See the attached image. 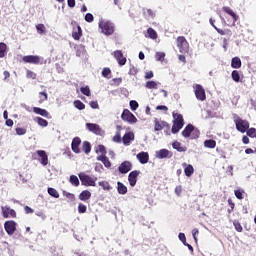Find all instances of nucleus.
<instances>
[{
  "label": "nucleus",
  "mask_w": 256,
  "mask_h": 256,
  "mask_svg": "<svg viewBox=\"0 0 256 256\" xmlns=\"http://www.w3.org/2000/svg\"><path fill=\"white\" fill-rule=\"evenodd\" d=\"M22 61H24V63H32L33 65H45V63H47V60L35 55L24 56Z\"/></svg>",
  "instance_id": "obj_6"
},
{
  "label": "nucleus",
  "mask_w": 256,
  "mask_h": 256,
  "mask_svg": "<svg viewBox=\"0 0 256 256\" xmlns=\"http://www.w3.org/2000/svg\"><path fill=\"white\" fill-rule=\"evenodd\" d=\"M138 108H139V103L135 100H131L130 101V109L132 111H137Z\"/></svg>",
  "instance_id": "obj_55"
},
{
  "label": "nucleus",
  "mask_w": 256,
  "mask_h": 256,
  "mask_svg": "<svg viewBox=\"0 0 256 256\" xmlns=\"http://www.w3.org/2000/svg\"><path fill=\"white\" fill-rule=\"evenodd\" d=\"M89 105L92 109H99V103L97 101H90Z\"/></svg>",
  "instance_id": "obj_63"
},
{
  "label": "nucleus",
  "mask_w": 256,
  "mask_h": 256,
  "mask_svg": "<svg viewBox=\"0 0 256 256\" xmlns=\"http://www.w3.org/2000/svg\"><path fill=\"white\" fill-rule=\"evenodd\" d=\"M98 27L101 29V33L106 35V37H110V35L115 33V24L109 20H100Z\"/></svg>",
  "instance_id": "obj_1"
},
{
  "label": "nucleus",
  "mask_w": 256,
  "mask_h": 256,
  "mask_svg": "<svg viewBox=\"0 0 256 256\" xmlns=\"http://www.w3.org/2000/svg\"><path fill=\"white\" fill-rule=\"evenodd\" d=\"M69 182H70L71 185H73L74 187H79V178H78L76 175H71Z\"/></svg>",
  "instance_id": "obj_44"
},
{
  "label": "nucleus",
  "mask_w": 256,
  "mask_h": 256,
  "mask_svg": "<svg viewBox=\"0 0 256 256\" xmlns=\"http://www.w3.org/2000/svg\"><path fill=\"white\" fill-rule=\"evenodd\" d=\"M80 145H81V138L79 137L73 138L71 143V149L73 153H76V154L81 153V149L79 148Z\"/></svg>",
  "instance_id": "obj_19"
},
{
  "label": "nucleus",
  "mask_w": 256,
  "mask_h": 256,
  "mask_svg": "<svg viewBox=\"0 0 256 256\" xmlns=\"http://www.w3.org/2000/svg\"><path fill=\"white\" fill-rule=\"evenodd\" d=\"M234 195L236 198L241 200V199H244V195H247V193H245V190L243 189H237V190H234Z\"/></svg>",
  "instance_id": "obj_38"
},
{
  "label": "nucleus",
  "mask_w": 256,
  "mask_h": 256,
  "mask_svg": "<svg viewBox=\"0 0 256 256\" xmlns=\"http://www.w3.org/2000/svg\"><path fill=\"white\" fill-rule=\"evenodd\" d=\"M94 19H95V17H93V14H91V13H87L85 15V21L87 23H93Z\"/></svg>",
  "instance_id": "obj_59"
},
{
  "label": "nucleus",
  "mask_w": 256,
  "mask_h": 256,
  "mask_svg": "<svg viewBox=\"0 0 256 256\" xmlns=\"http://www.w3.org/2000/svg\"><path fill=\"white\" fill-rule=\"evenodd\" d=\"M114 57L121 67L127 63V58L123 56V52L121 50L114 51Z\"/></svg>",
  "instance_id": "obj_16"
},
{
  "label": "nucleus",
  "mask_w": 256,
  "mask_h": 256,
  "mask_svg": "<svg viewBox=\"0 0 256 256\" xmlns=\"http://www.w3.org/2000/svg\"><path fill=\"white\" fill-rule=\"evenodd\" d=\"M222 11L224 13H227V15H230V17H232L233 21H237V19H239V16H237V14L229 6H224L222 8Z\"/></svg>",
  "instance_id": "obj_25"
},
{
  "label": "nucleus",
  "mask_w": 256,
  "mask_h": 256,
  "mask_svg": "<svg viewBox=\"0 0 256 256\" xmlns=\"http://www.w3.org/2000/svg\"><path fill=\"white\" fill-rule=\"evenodd\" d=\"M49 99V96L47 95V92H39V104L45 103Z\"/></svg>",
  "instance_id": "obj_43"
},
{
  "label": "nucleus",
  "mask_w": 256,
  "mask_h": 256,
  "mask_svg": "<svg viewBox=\"0 0 256 256\" xmlns=\"http://www.w3.org/2000/svg\"><path fill=\"white\" fill-rule=\"evenodd\" d=\"M86 129L94 135H101V127L95 123H86Z\"/></svg>",
  "instance_id": "obj_18"
},
{
  "label": "nucleus",
  "mask_w": 256,
  "mask_h": 256,
  "mask_svg": "<svg viewBox=\"0 0 256 256\" xmlns=\"http://www.w3.org/2000/svg\"><path fill=\"white\" fill-rule=\"evenodd\" d=\"M72 37L75 41H79L83 37V30L79 24H76V27L73 28Z\"/></svg>",
  "instance_id": "obj_20"
},
{
  "label": "nucleus",
  "mask_w": 256,
  "mask_h": 256,
  "mask_svg": "<svg viewBox=\"0 0 256 256\" xmlns=\"http://www.w3.org/2000/svg\"><path fill=\"white\" fill-rule=\"evenodd\" d=\"M144 15H146V17H149L150 19H154L155 12H153V10H151V9H146L144 11Z\"/></svg>",
  "instance_id": "obj_56"
},
{
  "label": "nucleus",
  "mask_w": 256,
  "mask_h": 256,
  "mask_svg": "<svg viewBox=\"0 0 256 256\" xmlns=\"http://www.w3.org/2000/svg\"><path fill=\"white\" fill-rule=\"evenodd\" d=\"M112 141L114 143H121V141H123V138H121V131L116 132V134L112 138Z\"/></svg>",
  "instance_id": "obj_47"
},
{
  "label": "nucleus",
  "mask_w": 256,
  "mask_h": 256,
  "mask_svg": "<svg viewBox=\"0 0 256 256\" xmlns=\"http://www.w3.org/2000/svg\"><path fill=\"white\" fill-rule=\"evenodd\" d=\"M204 147H206V149H215L217 147V141L213 139L205 140Z\"/></svg>",
  "instance_id": "obj_30"
},
{
  "label": "nucleus",
  "mask_w": 256,
  "mask_h": 256,
  "mask_svg": "<svg viewBox=\"0 0 256 256\" xmlns=\"http://www.w3.org/2000/svg\"><path fill=\"white\" fill-rule=\"evenodd\" d=\"M157 159H169L170 157H173V154L167 149H161L156 152Z\"/></svg>",
  "instance_id": "obj_21"
},
{
  "label": "nucleus",
  "mask_w": 256,
  "mask_h": 256,
  "mask_svg": "<svg viewBox=\"0 0 256 256\" xmlns=\"http://www.w3.org/2000/svg\"><path fill=\"white\" fill-rule=\"evenodd\" d=\"M80 92L82 95H86V97H91V88H89V86L81 87Z\"/></svg>",
  "instance_id": "obj_46"
},
{
  "label": "nucleus",
  "mask_w": 256,
  "mask_h": 256,
  "mask_svg": "<svg viewBox=\"0 0 256 256\" xmlns=\"http://www.w3.org/2000/svg\"><path fill=\"white\" fill-rule=\"evenodd\" d=\"M182 135L185 137V139H189V137L190 139H199L201 132L199 129L195 128L193 124H188L182 131Z\"/></svg>",
  "instance_id": "obj_4"
},
{
  "label": "nucleus",
  "mask_w": 256,
  "mask_h": 256,
  "mask_svg": "<svg viewBox=\"0 0 256 256\" xmlns=\"http://www.w3.org/2000/svg\"><path fill=\"white\" fill-rule=\"evenodd\" d=\"M172 147L173 149L178 151V153H185V151H187V148L185 146H182L181 142L179 141H175L174 143H172Z\"/></svg>",
  "instance_id": "obj_26"
},
{
  "label": "nucleus",
  "mask_w": 256,
  "mask_h": 256,
  "mask_svg": "<svg viewBox=\"0 0 256 256\" xmlns=\"http://www.w3.org/2000/svg\"><path fill=\"white\" fill-rule=\"evenodd\" d=\"M215 31H217V33H219V35H227L228 37H231V35H233V32L230 29H221L218 27H215Z\"/></svg>",
  "instance_id": "obj_32"
},
{
  "label": "nucleus",
  "mask_w": 256,
  "mask_h": 256,
  "mask_svg": "<svg viewBox=\"0 0 256 256\" xmlns=\"http://www.w3.org/2000/svg\"><path fill=\"white\" fill-rule=\"evenodd\" d=\"M155 58L156 61H163L165 59V52H157Z\"/></svg>",
  "instance_id": "obj_57"
},
{
  "label": "nucleus",
  "mask_w": 256,
  "mask_h": 256,
  "mask_svg": "<svg viewBox=\"0 0 256 256\" xmlns=\"http://www.w3.org/2000/svg\"><path fill=\"white\" fill-rule=\"evenodd\" d=\"M228 205L230 206V208H228V213H233V211L235 210V202H233V200L231 198L228 199Z\"/></svg>",
  "instance_id": "obj_54"
},
{
  "label": "nucleus",
  "mask_w": 256,
  "mask_h": 256,
  "mask_svg": "<svg viewBox=\"0 0 256 256\" xmlns=\"http://www.w3.org/2000/svg\"><path fill=\"white\" fill-rule=\"evenodd\" d=\"M1 211L4 219H15L17 217V212L9 206H1Z\"/></svg>",
  "instance_id": "obj_11"
},
{
  "label": "nucleus",
  "mask_w": 256,
  "mask_h": 256,
  "mask_svg": "<svg viewBox=\"0 0 256 256\" xmlns=\"http://www.w3.org/2000/svg\"><path fill=\"white\" fill-rule=\"evenodd\" d=\"M34 121H36L40 127H47L49 125V122L41 117H36Z\"/></svg>",
  "instance_id": "obj_39"
},
{
  "label": "nucleus",
  "mask_w": 256,
  "mask_h": 256,
  "mask_svg": "<svg viewBox=\"0 0 256 256\" xmlns=\"http://www.w3.org/2000/svg\"><path fill=\"white\" fill-rule=\"evenodd\" d=\"M26 77H27V79H37V73H35L31 70H27Z\"/></svg>",
  "instance_id": "obj_52"
},
{
  "label": "nucleus",
  "mask_w": 256,
  "mask_h": 256,
  "mask_svg": "<svg viewBox=\"0 0 256 256\" xmlns=\"http://www.w3.org/2000/svg\"><path fill=\"white\" fill-rule=\"evenodd\" d=\"M82 151H84L86 155H89L91 153V143L89 141L83 142Z\"/></svg>",
  "instance_id": "obj_33"
},
{
  "label": "nucleus",
  "mask_w": 256,
  "mask_h": 256,
  "mask_svg": "<svg viewBox=\"0 0 256 256\" xmlns=\"http://www.w3.org/2000/svg\"><path fill=\"white\" fill-rule=\"evenodd\" d=\"M98 185L102 187L103 191H111V189H113V187H111V184H109V182L107 181H100L98 182Z\"/></svg>",
  "instance_id": "obj_35"
},
{
  "label": "nucleus",
  "mask_w": 256,
  "mask_h": 256,
  "mask_svg": "<svg viewBox=\"0 0 256 256\" xmlns=\"http://www.w3.org/2000/svg\"><path fill=\"white\" fill-rule=\"evenodd\" d=\"M16 133L17 135H25V133H27V129L18 127L16 128Z\"/></svg>",
  "instance_id": "obj_61"
},
{
  "label": "nucleus",
  "mask_w": 256,
  "mask_h": 256,
  "mask_svg": "<svg viewBox=\"0 0 256 256\" xmlns=\"http://www.w3.org/2000/svg\"><path fill=\"white\" fill-rule=\"evenodd\" d=\"M117 191L119 195H127V186L122 182H117Z\"/></svg>",
  "instance_id": "obj_31"
},
{
  "label": "nucleus",
  "mask_w": 256,
  "mask_h": 256,
  "mask_svg": "<svg viewBox=\"0 0 256 256\" xmlns=\"http://www.w3.org/2000/svg\"><path fill=\"white\" fill-rule=\"evenodd\" d=\"M7 55V44L0 42V59H3Z\"/></svg>",
  "instance_id": "obj_36"
},
{
  "label": "nucleus",
  "mask_w": 256,
  "mask_h": 256,
  "mask_svg": "<svg viewBox=\"0 0 256 256\" xmlns=\"http://www.w3.org/2000/svg\"><path fill=\"white\" fill-rule=\"evenodd\" d=\"M37 155L40 157V163L43 165V167L49 165V156H47V152H45V150L36 151L32 154V158L37 159Z\"/></svg>",
  "instance_id": "obj_9"
},
{
  "label": "nucleus",
  "mask_w": 256,
  "mask_h": 256,
  "mask_svg": "<svg viewBox=\"0 0 256 256\" xmlns=\"http://www.w3.org/2000/svg\"><path fill=\"white\" fill-rule=\"evenodd\" d=\"M78 213L83 214L87 213V206L83 203L78 204Z\"/></svg>",
  "instance_id": "obj_50"
},
{
  "label": "nucleus",
  "mask_w": 256,
  "mask_h": 256,
  "mask_svg": "<svg viewBox=\"0 0 256 256\" xmlns=\"http://www.w3.org/2000/svg\"><path fill=\"white\" fill-rule=\"evenodd\" d=\"M241 65H242L241 58H239V57L232 58V60H231L232 69H241Z\"/></svg>",
  "instance_id": "obj_27"
},
{
  "label": "nucleus",
  "mask_w": 256,
  "mask_h": 256,
  "mask_svg": "<svg viewBox=\"0 0 256 256\" xmlns=\"http://www.w3.org/2000/svg\"><path fill=\"white\" fill-rule=\"evenodd\" d=\"M33 113H36V115H41V117H46V119H51V114L43 108L34 107Z\"/></svg>",
  "instance_id": "obj_22"
},
{
  "label": "nucleus",
  "mask_w": 256,
  "mask_h": 256,
  "mask_svg": "<svg viewBox=\"0 0 256 256\" xmlns=\"http://www.w3.org/2000/svg\"><path fill=\"white\" fill-rule=\"evenodd\" d=\"M131 169H133V164L129 161L122 162L120 164V166L118 167V171L122 175H125V174L129 173V171H131Z\"/></svg>",
  "instance_id": "obj_14"
},
{
  "label": "nucleus",
  "mask_w": 256,
  "mask_h": 256,
  "mask_svg": "<svg viewBox=\"0 0 256 256\" xmlns=\"http://www.w3.org/2000/svg\"><path fill=\"white\" fill-rule=\"evenodd\" d=\"M174 121H173V125H172V133L173 135L179 133V131H181V129H183V125H185V120L183 119V115L179 114V113H172Z\"/></svg>",
  "instance_id": "obj_2"
},
{
  "label": "nucleus",
  "mask_w": 256,
  "mask_h": 256,
  "mask_svg": "<svg viewBox=\"0 0 256 256\" xmlns=\"http://www.w3.org/2000/svg\"><path fill=\"white\" fill-rule=\"evenodd\" d=\"M147 35L149 37V39H157L159 36L157 35V31H155V29L153 28H148L147 29Z\"/></svg>",
  "instance_id": "obj_37"
},
{
  "label": "nucleus",
  "mask_w": 256,
  "mask_h": 256,
  "mask_svg": "<svg viewBox=\"0 0 256 256\" xmlns=\"http://www.w3.org/2000/svg\"><path fill=\"white\" fill-rule=\"evenodd\" d=\"M180 241L185 245L187 243V237L185 236V233H179L178 235Z\"/></svg>",
  "instance_id": "obj_60"
},
{
  "label": "nucleus",
  "mask_w": 256,
  "mask_h": 256,
  "mask_svg": "<svg viewBox=\"0 0 256 256\" xmlns=\"http://www.w3.org/2000/svg\"><path fill=\"white\" fill-rule=\"evenodd\" d=\"M74 107L79 109V111H83V109H85V105L81 102V100L74 101Z\"/></svg>",
  "instance_id": "obj_48"
},
{
  "label": "nucleus",
  "mask_w": 256,
  "mask_h": 256,
  "mask_svg": "<svg viewBox=\"0 0 256 256\" xmlns=\"http://www.w3.org/2000/svg\"><path fill=\"white\" fill-rule=\"evenodd\" d=\"M78 197L80 201H89V199H91V193L89 190H83Z\"/></svg>",
  "instance_id": "obj_28"
},
{
  "label": "nucleus",
  "mask_w": 256,
  "mask_h": 256,
  "mask_svg": "<svg viewBox=\"0 0 256 256\" xmlns=\"http://www.w3.org/2000/svg\"><path fill=\"white\" fill-rule=\"evenodd\" d=\"M246 134L251 139H256V129L255 128L248 127V129L246 130Z\"/></svg>",
  "instance_id": "obj_41"
},
{
  "label": "nucleus",
  "mask_w": 256,
  "mask_h": 256,
  "mask_svg": "<svg viewBox=\"0 0 256 256\" xmlns=\"http://www.w3.org/2000/svg\"><path fill=\"white\" fill-rule=\"evenodd\" d=\"M153 77H154L153 71L146 72L144 76L145 79H153Z\"/></svg>",
  "instance_id": "obj_64"
},
{
  "label": "nucleus",
  "mask_w": 256,
  "mask_h": 256,
  "mask_svg": "<svg viewBox=\"0 0 256 256\" xmlns=\"http://www.w3.org/2000/svg\"><path fill=\"white\" fill-rule=\"evenodd\" d=\"M96 153H101V155H107V150L105 149V146L100 144L96 148Z\"/></svg>",
  "instance_id": "obj_49"
},
{
  "label": "nucleus",
  "mask_w": 256,
  "mask_h": 256,
  "mask_svg": "<svg viewBox=\"0 0 256 256\" xmlns=\"http://www.w3.org/2000/svg\"><path fill=\"white\" fill-rule=\"evenodd\" d=\"M182 167L184 168V173L186 175V177H191V175H193V173H195V168H193V165L188 164L187 163H183Z\"/></svg>",
  "instance_id": "obj_24"
},
{
  "label": "nucleus",
  "mask_w": 256,
  "mask_h": 256,
  "mask_svg": "<svg viewBox=\"0 0 256 256\" xmlns=\"http://www.w3.org/2000/svg\"><path fill=\"white\" fill-rule=\"evenodd\" d=\"M36 29L40 35H43V33H45V25L44 24H37Z\"/></svg>",
  "instance_id": "obj_58"
},
{
  "label": "nucleus",
  "mask_w": 256,
  "mask_h": 256,
  "mask_svg": "<svg viewBox=\"0 0 256 256\" xmlns=\"http://www.w3.org/2000/svg\"><path fill=\"white\" fill-rule=\"evenodd\" d=\"M135 141V133L133 132H126L122 137V143L126 146L131 145V142Z\"/></svg>",
  "instance_id": "obj_17"
},
{
  "label": "nucleus",
  "mask_w": 256,
  "mask_h": 256,
  "mask_svg": "<svg viewBox=\"0 0 256 256\" xmlns=\"http://www.w3.org/2000/svg\"><path fill=\"white\" fill-rule=\"evenodd\" d=\"M48 195L54 197V199H59V192L55 188H48Z\"/></svg>",
  "instance_id": "obj_45"
},
{
  "label": "nucleus",
  "mask_w": 256,
  "mask_h": 256,
  "mask_svg": "<svg viewBox=\"0 0 256 256\" xmlns=\"http://www.w3.org/2000/svg\"><path fill=\"white\" fill-rule=\"evenodd\" d=\"M194 94L198 101H205L207 99V94L205 93V88L200 84L194 85Z\"/></svg>",
  "instance_id": "obj_10"
},
{
  "label": "nucleus",
  "mask_w": 256,
  "mask_h": 256,
  "mask_svg": "<svg viewBox=\"0 0 256 256\" xmlns=\"http://www.w3.org/2000/svg\"><path fill=\"white\" fill-rule=\"evenodd\" d=\"M4 229L8 235H14L17 231V223L13 220H8L4 223Z\"/></svg>",
  "instance_id": "obj_12"
},
{
  "label": "nucleus",
  "mask_w": 256,
  "mask_h": 256,
  "mask_svg": "<svg viewBox=\"0 0 256 256\" xmlns=\"http://www.w3.org/2000/svg\"><path fill=\"white\" fill-rule=\"evenodd\" d=\"M111 69L110 68H104L102 71V77H105L106 79H111Z\"/></svg>",
  "instance_id": "obj_51"
},
{
  "label": "nucleus",
  "mask_w": 256,
  "mask_h": 256,
  "mask_svg": "<svg viewBox=\"0 0 256 256\" xmlns=\"http://www.w3.org/2000/svg\"><path fill=\"white\" fill-rule=\"evenodd\" d=\"M233 121H234L235 127H236L237 131H239V133H246V131L250 127V123L247 120L240 118L239 115H237V114L233 115Z\"/></svg>",
  "instance_id": "obj_3"
},
{
  "label": "nucleus",
  "mask_w": 256,
  "mask_h": 256,
  "mask_svg": "<svg viewBox=\"0 0 256 256\" xmlns=\"http://www.w3.org/2000/svg\"><path fill=\"white\" fill-rule=\"evenodd\" d=\"M112 82L114 85H116V87H119L120 83H123V78H113Z\"/></svg>",
  "instance_id": "obj_62"
},
{
  "label": "nucleus",
  "mask_w": 256,
  "mask_h": 256,
  "mask_svg": "<svg viewBox=\"0 0 256 256\" xmlns=\"http://www.w3.org/2000/svg\"><path fill=\"white\" fill-rule=\"evenodd\" d=\"M98 161H101L103 163V165L109 169V167H111V161H109V158H107L106 155H100L97 158Z\"/></svg>",
  "instance_id": "obj_29"
},
{
  "label": "nucleus",
  "mask_w": 256,
  "mask_h": 256,
  "mask_svg": "<svg viewBox=\"0 0 256 256\" xmlns=\"http://www.w3.org/2000/svg\"><path fill=\"white\" fill-rule=\"evenodd\" d=\"M163 129H166V131H169L171 129V125L167 123L166 121H154V131H163Z\"/></svg>",
  "instance_id": "obj_13"
},
{
  "label": "nucleus",
  "mask_w": 256,
  "mask_h": 256,
  "mask_svg": "<svg viewBox=\"0 0 256 256\" xmlns=\"http://www.w3.org/2000/svg\"><path fill=\"white\" fill-rule=\"evenodd\" d=\"M122 121H125L126 123H129L130 125H133L137 123V117L129 109H124L121 114Z\"/></svg>",
  "instance_id": "obj_8"
},
{
  "label": "nucleus",
  "mask_w": 256,
  "mask_h": 256,
  "mask_svg": "<svg viewBox=\"0 0 256 256\" xmlns=\"http://www.w3.org/2000/svg\"><path fill=\"white\" fill-rule=\"evenodd\" d=\"M62 195L67 199L68 203H73V201H75V194L73 193L63 191Z\"/></svg>",
  "instance_id": "obj_34"
},
{
  "label": "nucleus",
  "mask_w": 256,
  "mask_h": 256,
  "mask_svg": "<svg viewBox=\"0 0 256 256\" xmlns=\"http://www.w3.org/2000/svg\"><path fill=\"white\" fill-rule=\"evenodd\" d=\"M158 85L159 83H157L156 81H147L145 87L146 89H157Z\"/></svg>",
  "instance_id": "obj_42"
},
{
  "label": "nucleus",
  "mask_w": 256,
  "mask_h": 256,
  "mask_svg": "<svg viewBox=\"0 0 256 256\" xmlns=\"http://www.w3.org/2000/svg\"><path fill=\"white\" fill-rule=\"evenodd\" d=\"M233 225H234L236 231H238V233L243 232V226H241V223L239 221L235 220L233 222Z\"/></svg>",
  "instance_id": "obj_53"
},
{
  "label": "nucleus",
  "mask_w": 256,
  "mask_h": 256,
  "mask_svg": "<svg viewBox=\"0 0 256 256\" xmlns=\"http://www.w3.org/2000/svg\"><path fill=\"white\" fill-rule=\"evenodd\" d=\"M79 179L82 183V185H84V187H96V181H97V177H91L89 175H87L85 172H81L79 174Z\"/></svg>",
  "instance_id": "obj_5"
},
{
  "label": "nucleus",
  "mask_w": 256,
  "mask_h": 256,
  "mask_svg": "<svg viewBox=\"0 0 256 256\" xmlns=\"http://www.w3.org/2000/svg\"><path fill=\"white\" fill-rule=\"evenodd\" d=\"M136 157L142 165L149 163V153L148 152H140L137 154Z\"/></svg>",
  "instance_id": "obj_23"
},
{
  "label": "nucleus",
  "mask_w": 256,
  "mask_h": 256,
  "mask_svg": "<svg viewBox=\"0 0 256 256\" xmlns=\"http://www.w3.org/2000/svg\"><path fill=\"white\" fill-rule=\"evenodd\" d=\"M176 45L180 53H189V42L187 41L185 36H179L176 39Z\"/></svg>",
  "instance_id": "obj_7"
},
{
  "label": "nucleus",
  "mask_w": 256,
  "mask_h": 256,
  "mask_svg": "<svg viewBox=\"0 0 256 256\" xmlns=\"http://www.w3.org/2000/svg\"><path fill=\"white\" fill-rule=\"evenodd\" d=\"M231 77L235 83H239V81H241V74H239L238 70L232 71Z\"/></svg>",
  "instance_id": "obj_40"
},
{
  "label": "nucleus",
  "mask_w": 256,
  "mask_h": 256,
  "mask_svg": "<svg viewBox=\"0 0 256 256\" xmlns=\"http://www.w3.org/2000/svg\"><path fill=\"white\" fill-rule=\"evenodd\" d=\"M140 173L141 172L139 170H134L129 173L128 181H129L130 187H135L137 185V177H139Z\"/></svg>",
  "instance_id": "obj_15"
}]
</instances>
